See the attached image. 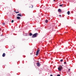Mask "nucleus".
<instances>
[{"mask_svg": "<svg viewBox=\"0 0 76 76\" xmlns=\"http://www.w3.org/2000/svg\"><path fill=\"white\" fill-rule=\"evenodd\" d=\"M38 36V33H36L34 34L32 36V38H35V37H37Z\"/></svg>", "mask_w": 76, "mask_h": 76, "instance_id": "f257e3e1", "label": "nucleus"}, {"mask_svg": "<svg viewBox=\"0 0 76 76\" xmlns=\"http://www.w3.org/2000/svg\"><path fill=\"white\" fill-rule=\"evenodd\" d=\"M58 69L60 72H61V70L63 69V67H62V66H60L58 68Z\"/></svg>", "mask_w": 76, "mask_h": 76, "instance_id": "f03ea898", "label": "nucleus"}, {"mask_svg": "<svg viewBox=\"0 0 76 76\" xmlns=\"http://www.w3.org/2000/svg\"><path fill=\"white\" fill-rule=\"evenodd\" d=\"M40 51V50H39V48L38 49V50H37L36 52V55L37 56L38 55V53H39V51Z\"/></svg>", "mask_w": 76, "mask_h": 76, "instance_id": "7ed1b4c3", "label": "nucleus"}, {"mask_svg": "<svg viewBox=\"0 0 76 76\" xmlns=\"http://www.w3.org/2000/svg\"><path fill=\"white\" fill-rule=\"evenodd\" d=\"M37 66H40V64H39V62H37Z\"/></svg>", "mask_w": 76, "mask_h": 76, "instance_id": "20e7f679", "label": "nucleus"}, {"mask_svg": "<svg viewBox=\"0 0 76 76\" xmlns=\"http://www.w3.org/2000/svg\"><path fill=\"white\" fill-rule=\"evenodd\" d=\"M17 16H22V14L20 13L18 14L17 15Z\"/></svg>", "mask_w": 76, "mask_h": 76, "instance_id": "39448f33", "label": "nucleus"}, {"mask_svg": "<svg viewBox=\"0 0 76 76\" xmlns=\"http://www.w3.org/2000/svg\"><path fill=\"white\" fill-rule=\"evenodd\" d=\"M5 56H6V54H5V53H4L2 55V57H5Z\"/></svg>", "mask_w": 76, "mask_h": 76, "instance_id": "423d86ee", "label": "nucleus"}, {"mask_svg": "<svg viewBox=\"0 0 76 76\" xmlns=\"http://www.w3.org/2000/svg\"><path fill=\"white\" fill-rule=\"evenodd\" d=\"M17 19H20V17L18 16L17 17Z\"/></svg>", "mask_w": 76, "mask_h": 76, "instance_id": "0eeeda50", "label": "nucleus"}, {"mask_svg": "<svg viewBox=\"0 0 76 76\" xmlns=\"http://www.w3.org/2000/svg\"><path fill=\"white\" fill-rule=\"evenodd\" d=\"M67 14H68V15H70V11H68L67 12Z\"/></svg>", "mask_w": 76, "mask_h": 76, "instance_id": "6e6552de", "label": "nucleus"}, {"mask_svg": "<svg viewBox=\"0 0 76 76\" xmlns=\"http://www.w3.org/2000/svg\"><path fill=\"white\" fill-rule=\"evenodd\" d=\"M30 7H31V8H33V5H30Z\"/></svg>", "mask_w": 76, "mask_h": 76, "instance_id": "1a4fd4ad", "label": "nucleus"}, {"mask_svg": "<svg viewBox=\"0 0 76 76\" xmlns=\"http://www.w3.org/2000/svg\"><path fill=\"white\" fill-rule=\"evenodd\" d=\"M30 36H32V33H30L29 34Z\"/></svg>", "mask_w": 76, "mask_h": 76, "instance_id": "9d476101", "label": "nucleus"}, {"mask_svg": "<svg viewBox=\"0 0 76 76\" xmlns=\"http://www.w3.org/2000/svg\"><path fill=\"white\" fill-rule=\"evenodd\" d=\"M48 22V21L47 20H46L45 21V23H47Z\"/></svg>", "mask_w": 76, "mask_h": 76, "instance_id": "9b49d317", "label": "nucleus"}, {"mask_svg": "<svg viewBox=\"0 0 76 76\" xmlns=\"http://www.w3.org/2000/svg\"><path fill=\"white\" fill-rule=\"evenodd\" d=\"M58 12H61V10H58Z\"/></svg>", "mask_w": 76, "mask_h": 76, "instance_id": "f8f14e48", "label": "nucleus"}, {"mask_svg": "<svg viewBox=\"0 0 76 76\" xmlns=\"http://www.w3.org/2000/svg\"><path fill=\"white\" fill-rule=\"evenodd\" d=\"M63 5V4H62V5H60L59 6H61V7H62Z\"/></svg>", "mask_w": 76, "mask_h": 76, "instance_id": "ddd939ff", "label": "nucleus"}, {"mask_svg": "<svg viewBox=\"0 0 76 76\" xmlns=\"http://www.w3.org/2000/svg\"><path fill=\"white\" fill-rule=\"evenodd\" d=\"M63 61V59H61L60 60L61 62H62V61Z\"/></svg>", "mask_w": 76, "mask_h": 76, "instance_id": "4468645a", "label": "nucleus"}, {"mask_svg": "<svg viewBox=\"0 0 76 76\" xmlns=\"http://www.w3.org/2000/svg\"><path fill=\"white\" fill-rule=\"evenodd\" d=\"M16 13H19V12H15Z\"/></svg>", "mask_w": 76, "mask_h": 76, "instance_id": "2eb2a0df", "label": "nucleus"}, {"mask_svg": "<svg viewBox=\"0 0 76 76\" xmlns=\"http://www.w3.org/2000/svg\"><path fill=\"white\" fill-rule=\"evenodd\" d=\"M13 22H14V21L13 20H12L11 21L12 23H13Z\"/></svg>", "mask_w": 76, "mask_h": 76, "instance_id": "dca6fc26", "label": "nucleus"}, {"mask_svg": "<svg viewBox=\"0 0 76 76\" xmlns=\"http://www.w3.org/2000/svg\"><path fill=\"white\" fill-rule=\"evenodd\" d=\"M2 25H5V23H3Z\"/></svg>", "mask_w": 76, "mask_h": 76, "instance_id": "f3484780", "label": "nucleus"}, {"mask_svg": "<svg viewBox=\"0 0 76 76\" xmlns=\"http://www.w3.org/2000/svg\"><path fill=\"white\" fill-rule=\"evenodd\" d=\"M64 64H66V62H64Z\"/></svg>", "mask_w": 76, "mask_h": 76, "instance_id": "a211bd4d", "label": "nucleus"}, {"mask_svg": "<svg viewBox=\"0 0 76 76\" xmlns=\"http://www.w3.org/2000/svg\"><path fill=\"white\" fill-rule=\"evenodd\" d=\"M57 76H60V75H58Z\"/></svg>", "mask_w": 76, "mask_h": 76, "instance_id": "6ab92c4d", "label": "nucleus"}, {"mask_svg": "<svg viewBox=\"0 0 76 76\" xmlns=\"http://www.w3.org/2000/svg\"><path fill=\"white\" fill-rule=\"evenodd\" d=\"M68 70H69V71H70V69H69Z\"/></svg>", "mask_w": 76, "mask_h": 76, "instance_id": "aec40b11", "label": "nucleus"}, {"mask_svg": "<svg viewBox=\"0 0 76 76\" xmlns=\"http://www.w3.org/2000/svg\"><path fill=\"white\" fill-rule=\"evenodd\" d=\"M50 76H53V75H50Z\"/></svg>", "mask_w": 76, "mask_h": 76, "instance_id": "412c9836", "label": "nucleus"}, {"mask_svg": "<svg viewBox=\"0 0 76 76\" xmlns=\"http://www.w3.org/2000/svg\"><path fill=\"white\" fill-rule=\"evenodd\" d=\"M59 16H61V15H59Z\"/></svg>", "mask_w": 76, "mask_h": 76, "instance_id": "4be33fe9", "label": "nucleus"}, {"mask_svg": "<svg viewBox=\"0 0 76 76\" xmlns=\"http://www.w3.org/2000/svg\"><path fill=\"white\" fill-rule=\"evenodd\" d=\"M56 0H53V1H55Z\"/></svg>", "mask_w": 76, "mask_h": 76, "instance_id": "5701e85b", "label": "nucleus"}, {"mask_svg": "<svg viewBox=\"0 0 76 76\" xmlns=\"http://www.w3.org/2000/svg\"><path fill=\"white\" fill-rule=\"evenodd\" d=\"M58 10H60V9H58Z\"/></svg>", "mask_w": 76, "mask_h": 76, "instance_id": "b1692460", "label": "nucleus"}, {"mask_svg": "<svg viewBox=\"0 0 76 76\" xmlns=\"http://www.w3.org/2000/svg\"><path fill=\"white\" fill-rule=\"evenodd\" d=\"M14 12H15V11H14Z\"/></svg>", "mask_w": 76, "mask_h": 76, "instance_id": "393cba45", "label": "nucleus"}]
</instances>
